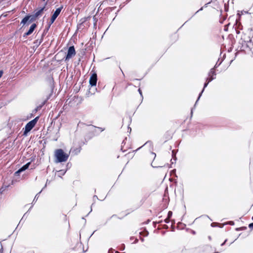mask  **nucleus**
I'll return each mask as SVG.
<instances>
[{
  "label": "nucleus",
  "instance_id": "nucleus-1",
  "mask_svg": "<svg viewBox=\"0 0 253 253\" xmlns=\"http://www.w3.org/2000/svg\"><path fill=\"white\" fill-rule=\"evenodd\" d=\"M55 162L56 163L65 162L69 157L68 154L65 153L61 149H56L54 152Z\"/></svg>",
  "mask_w": 253,
  "mask_h": 253
},
{
  "label": "nucleus",
  "instance_id": "nucleus-2",
  "mask_svg": "<svg viewBox=\"0 0 253 253\" xmlns=\"http://www.w3.org/2000/svg\"><path fill=\"white\" fill-rule=\"evenodd\" d=\"M63 8V6H61L58 8H57L55 10V11L54 12L53 15H52L50 21L48 23V26L47 28V30H48V29L50 28V26L53 22L55 21L56 18L58 17V16L59 15L60 13L61 12L62 9Z\"/></svg>",
  "mask_w": 253,
  "mask_h": 253
},
{
  "label": "nucleus",
  "instance_id": "nucleus-3",
  "mask_svg": "<svg viewBox=\"0 0 253 253\" xmlns=\"http://www.w3.org/2000/svg\"><path fill=\"white\" fill-rule=\"evenodd\" d=\"M46 5V2L44 4V5L43 7H40L35 11V14L33 15H32V18L30 20V22H32L33 21L35 20V19L36 18L38 17L39 16H40L42 14L43 11L44 10V9L45 8Z\"/></svg>",
  "mask_w": 253,
  "mask_h": 253
},
{
  "label": "nucleus",
  "instance_id": "nucleus-4",
  "mask_svg": "<svg viewBox=\"0 0 253 253\" xmlns=\"http://www.w3.org/2000/svg\"><path fill=\"white\" fill-rule=\"evenodd\" d=\"M76 54V51L74 46L69 47L68 50L67 54L65 58V61H68Z\"/></svg>",
  "mask_w": 253,
  "mask_h": 253
},
{
  "label": "nucleus",
  "instance_id": "nucleus-5",
  "mask_svg": "<svg viewBox=\"0 0 253 253\" xmlns=\"http://www.w3.org/2000/svg\"><path fill=\"white\" fill-rule=\"evenodd\" d=\"M216 73L214 68L211 69L209 73V77L207 78V80H209V82H211L215 78Z\"/></svg>",
  "mask_w": 253,
  "mask_h": 253
},
{
  "label": "nucleus",
  "instance_id": "nucleus-6",
  "mask_svg": "<svg viewBox=\"0 0 253 253\" xmlns=\"http://www.w3.org/2000/svg\"><path fill=\"white\" fill-rule=\"evenodd\" d=\"M97 82V75L95 73H93L89 79V84L91 86H95Z\"/></svg>",
  "mask_w": 253,
  "mask_h": 253
},
{
  "label": "nucleus",
  "instance_id": "nucleus-7",
  "mask_svg": "<svg viewBox=\"0 0 253 253\" xmlns=\"http://www.w3.org/2000/svg\"><path fill=\"white\" fill-rule=\"evenodd\" d=\"M36 27H37V25L35 23L33 24L31 26L28 31L27 32H26V33H25L24 37L28 36L31 35L33 32V31H34V30L35 29Z\"/></svg>",
  "mask_w": 253,
  "mask_h": 253
},
{
  "label": "nucleus",
  "instance_id": "nucleus-8",
  "mask_svg": "<svg viewBox=\"0 0 253 253\" xmlns=\"http://www.w3.org/2000/svg\"><path fill=\"white\" fill-rule=\"evenodd\" d=\"M35 125L32 121L29 122L25 126V131H30L34 126Z\"/></svg>",
  "mask_w": 253,
  "mask_h": 253
},
{
  "label": "nucleus",
  "instance_id": "nucleus-9",
  "mask_svg": "<svg viewBox=\"0 0 253 253\" xmlns=\"http://www.w3.org/2000/svg\"><path fill=\"white\" fill-rule=\"evenodd\" d=\"M32 18V15H28V16H26V17H25L21 21V24H23V25H25L26 24L28 21H29V23H30L31 22H30V20L31 19V18Z\"/></svg>",
  "mask_w": 253,
  "mask_h": 253
},
{
  "label": "nucleus",
  "instance_id": "nucleus-10",
  "mask_svg": "<svg viewBox=\"0 0 253 253\" xmlns=\"http://www.w3.org/2000/svg\"><path fill=\"white\" fill-rule=\"evenodd\" d=\"M30 164V163H28L27 164L23 166L21 168H20L18 170H17L15 172V174H18V173H20L21 172L25 170L26 169H27L29 168Z\"/></svg>",
  "mask_w": 253,
  "mask_h": 253
},
{
  "label": "nucleus",
  "instance_id": "nucleus-11",
  "mask_svg": "<svg viewBox=\"0 0 253 253\" xmlns=\"http://www.w3.org/2000/svg\"><path fill=\"white\" fill-rule=\"evenodd\" d=\"M209 83H210V82H209V80H207L206 82V83H205V84H204V88L203 89V90H202V91H201V92L200 93L199 96V97H198V98L197 100L196 101L195 104L197 103V101H198V100H199V98H200L201 96L202 95V93L203 92V91H204V90L205 88V87H206L207 86V85H208V84H209Z\"/></svg>",
  "mask_w": 253,
  "mask_h": 253
},
{
  "label": "nucleus",
  "instance_id": "nucleus-12",
  "mask_svg": "<svg viewBox=\"0 0 253 253\" xmlns=\"http://www.w3.org/2000/svg\"><path fill=\"white\" fill-rule=\"evenodd\" d=\"M42 190H41L39 193H38L35 197L34 199V200H33V202H35L36 201H37L39 198V195L41 193Z\"/></svg>",
  "mask_w": 253,
  "mask_h": 253
},
{
  "label": "nucleus",
  "instance_id": "nucleus-13",
  "mask_svg": "<svg viewBox=\"0 0 253 253\" xmlns=\"http://www.w3.org/2000/svg\"><path fill=\"white\" fill-rule=\"evenodd\" d=\"M39 119V117H37L36 118H35L34 119H33V120H32L31 121L32 122H34V124L36 125L38 120Z\"/></svg>",
  "mask_w": 253,
  "mask_h": 253
},
{
  "label": "nucleus",
  "instance_id": "nucleus-14",
  "mask_svg": "<svg viewBox=\"0 0 253 253\" xmlns=\"http://www.w3.org/2000/svg\"><path fill=\"white\" fill-rule=\"evenodd\" d=\"M172 211H169L168 212V217L169 218H170L171 217V216H172Z\"/></svg>",
  "mask_w": 253,
  "mask_h": 253
},
{
  "label": "nucleus",
  "instance_id": "nucleus-15",
  "mask_svg": "<svg viewBox=\"0 0 253 253\" xmlns=\"http://www.w3.org/2000/svg\"><path fill=\"white\" fill-rule=\"evenodd\" d=\"M172 157L174 159V160L175 161L176 160V157H175V154L174 153V150H173L172 151Z\"/></svg>",
  "mask_w": 253,
  "mask_h": 253
},
{
  "label": "nucleus",
  "instance_id": "nucleus-16",
  "mask_svg": "<svg viewBox=\"0 0 253 253\" xmlns=\"http://www.w3.org/2000/svg\"><path fill=\"white\" fill-rule=\"evenodd\" d=\"M0 247H1V248L0 249V253H3V247H2V246L1 243L0 244Z\"/></svg>",
  "mask_w": 253,
  "mask_h": 253
},
{
  "label": "nucleus",
  "instance_id": "nucleus-17",
  "mask_svg": "<svg viewBox=\"0 0 253 253\" xmlns=\"http://www.w3.org/2000/svg\"><path fill=\"white\" fill-rule=\"evenodd\" d=\"M169 219L170 218H169L168 217H167L166 219H165V222L167 223H169Z\"/></svg>",
  "mask_w": 253,
  "mask_h": 253
},
{
  "label": "nucleus",
  "instance_id": "nucleus-18",
  "mask_svg": "<svg viewBox=\"0 0 253 253\" xmlns=\"http://www.w3.org/2000/svg\"><path fill=\"white\" fill-rule=\"evenodd\" d=\"M249 227L250 228L253 229V223H250V224L249 225Z\"/></svg>",
  "mask_w": 253,
  "mask_h": 253
},
{
  "label": "nucleus",
  "instance_id": "nucleus-19",
  "mask_svg": "<svg viewBox=\"0 0 253 253\" xmlns=\"http://www.w3.org/2000/svg\"><path fill=\"white\" fill-rule=\"evenodd\" d=\"M59 172L60 174H63V175L64 174V173H65V171H64V170H61Z\"/></svg>",
  "mask_w": 253,
  "mask_h": 253
},
{
  "label": "nucleus",
  "instance_id": "nucleus-20",
  "mask_svg": "<svg viewBox=\"0 0 253 253\" xmlns=\"http://www.w3.org/2000/svg\"><path fill=\"white\" fill-rule=\"evenodd\" d=\"M3 74V72L2 71H0V78L1 77Z\"/></svg>",
  "mask_w": 253,
  "mask_h": 253
},
{
  "label": "nucleus",
  "instance_id": "nucleus-21",
  "mask_svg": "<svg viewBox=\"0 0 253 253\" xmlns=\"http://www.w3.org/2000/svg\"><path fill=\"white\" fill-rule=\"evenodd\" d=\"M229 224L230 225H234V222L233 221H229Z\"/></svg>",
  "mask_w": 253,
  "mask_h": 253
},
{
  "label": "nucleus",
  "instance_id": "nucleus-22",
  "mask_svg": "<svg viewBox=\"0 0 253 253\" xmlns=\"http://www.w3.org/2000/svg\"><path fill=\"white\" fill-rule=\"evenodd\" d=\"M138 91H139V93L140 94V95L142 96V92L140 88L138 89Z\"/></svg>",
  "mask_w": 253,
  "mask_h": 253
},
{
  "label": "nucleus",
  "instance_id": "nucleus-23",
  "mask_svg": "<svg viewBox=\"0 0 253 253\" xmlns=\"http://www.w3.org/2000/svg\"><path fill=\"white\" fill-rule=\"evenodd\" d=\"M227 240H225V241L222 243L221 244V246H223L224 245V244L225 243V242H226Z\"/></svg>",
  "mask_w": 253,
  "mask_h": 253
},
{
  "label": "nucleus",
  "instance_id": "nucleus-24",
  "mask_svg": "<svg viewBox=\"0 0 253 253\" xmlns=\"http://www.w3.org/2000/svg\"><path fill=\"white\" fill-rule=\"evenodd\" d=\"M152 154L154 156V157H156V154L154 153H152Z\"/></svg>",
  "mask_w": 253,
  "mask_h": 253
},
{
  "label": "nucleus",
  "instance_id": "nucleus-25",
  "mask_svg": "<svg viewBox=\"0 0 253 253\" xmlns=\"http://www.w3.org/2000/svg\"><path fill=\"white\" fill-rule=\"evenodd\" d=\"M203 9V8L202 7L201 9H200L198 11H197V12H198L200 10H202Z\"/></svg>",
  "mask_w": 253,
  "mask_h": 253
},
{
  "label": "nucleus",
  "instance_id": "nucleus-26",
  "mask_svg": "<svg viewBox=\"0 0 253 253\" xmlns=\"http://www.w3.org/2000/svg\"><path fill=\"white\" fill-rule=\"evenodd\" d=\"M240 229H241V228H237V229H236V230L238 231V230H240Z\"/></svg>",
  "mask_w": 253,
  "mask_h": 253
},
{
  "label": "nucleus",
  "instance_id": "nucleus-27",
  "mask_svg": "<svg viewBox=\"0 0 253 253\" xmlns=\"http://www.w3.org/2000/svg\"><path fill=\"white\" fill-rule=\"evenodd\" d=\"M166 228H168V226H167V225H166Z\"/></svg>",
  "mask_w": 253,
  "mask_h": 253
},
{
  "label": "nucleus",
  "instance_id": "nucleus-28",
  "mask_svg": "<svg viewBox=\"0 0 253 253\" xmlns=\"http://www.w3.org/2000/svg\"><path fill=\"white\" fill-rule=\"evenodd\" d=\"M111 251V250H109V253H110Z\"/></svg>",
  "mask_w": 253,
  "mask_h": 253
},
{
  "label": "nucleus",
  "instance_id": "nucleus-29",
  "mask_svg": "<svg viewBox=\"0 0 253 253\" xmlns=\"http://www.w3.org/2000/svg\"><path fill=\"white\" fill-rule=\"evenodd\" d=\"M116 253H118V252H116Z\"/></svg>",
  "mask_w": 253,
  "mask_h": 253
},
{
  "label": "nucleus",
  "instance_id": "nucleus-30",
  "mask_svg": "<svg viewBox=\"0 0 253 253\" xmlns=\"http://www.w3.org/2000/svg\"><path fill=\"white\" fill-rule=\"evenodd\" d=\"M252 219L253 220V216L252 217Z\"/></svg>",
  "mask_w": 253,
  "mask_h": 253
}]
</instances>
